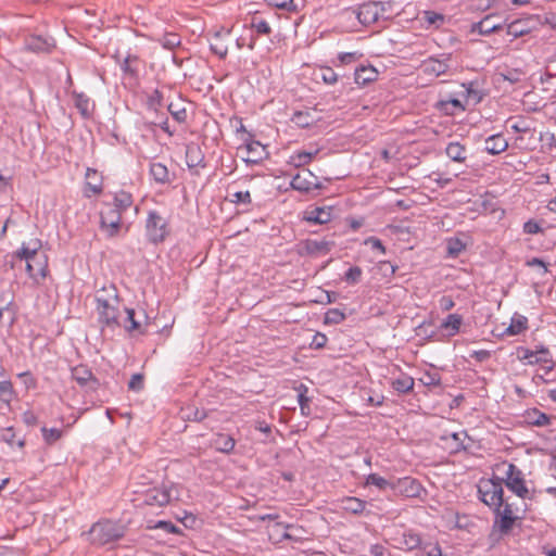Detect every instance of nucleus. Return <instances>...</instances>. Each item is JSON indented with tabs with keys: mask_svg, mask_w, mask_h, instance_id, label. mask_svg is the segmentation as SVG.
Returning a JSON list of instances; mask_svg holds the SVG:
<instances>
[{
	"mask_svg": "<svg viewBox=\"0 0 556 556\" xmlns=\"http://www.w3.org/2000/svg\"><path fill=\"white\" fill-rule=\"evenodd\" d=\"M132 493L138 495L134 501L148 506L162 507L172 501V489L166 486H152L144 489L139 486L138 483L131 482Z\"/></svg>",
	"mask_w": 556,
	"mask_h": 556,
	"instance_id": "1",
	"label": "nucleus"
},
{
	"mask_svg": "<svg viewBox=\"0 0 556 556\" xmlns=\"http://www.w3.org/2000/svg\"><path fill=\"white\" fill-rule=\"evenodd\" d=\"M112 289V299H102L97 298V311L99 314V323L103 327H108L114 329L116 327L122 326L118 320V296L116 289L111 287Z\"/></svg>",
	"mask_w": 556,
	"mask_h": 556,
	"instance_id": "2",
	"label": "nucleus"
},
{
	"mask_svg": "<svg viewBox=\"0 0 556 556\" xmlns=\"http://www.w3.org/2000/svg\"><path fill=\"white\" fill-rule=\"evenodd\" d=\"M90 535L94 544L105 545L122 539L124 536V529L116 522L104 520L91 527Z\"/></svg>",
	"mask_w": 556,
	"mask_h": 556,
	"instance_id": "3",
	"label": "nucleus"
},
{
	"mask_svg": "<svg viewBox=\"0 0 556 556\" xmlns=\"http://www.w3.org/2000/svg\"><path fill=\"white\" fill-rule=\"evenodd\" d=\"M146 235L153 244L162 243L169 235L168 222L157 211H149L146 220Z\"/></svg>",
	"mask_w": 556,
	"mask_h": 556,
	"instance_id": "4",
	"label": "nucleus"
},
{
	"mask_svg": "<svg viewBox=\"0 0 556 556\" xmlns=\"http://www.w3.org/2000/svg\"><path fill=\"white\" fill-rule=\"evenodd\" d=\"M478 493L480 495V500L492 510H498L500 507H502L504 490L502 480H498L497 477H492L491 479L483 481L479 485Z\"/></svg>",
	"mask_w": 556,
	"mask_h": 556,
	"instance_id": "5",
	"label": "nucleus"
},
{
	"mask_svg": "<svg viewBox=\"0 0 556 556\" xmlns=\"http://www.w3.org/2000/svg\"><path fill=\"white\" fill-rule=\"evenodd\" d=\"M497 479L502 480V484L504 483L518 497L522 500L531 498L523 472L515 464H507L505 477H497Z\"/></svg>",
	"mask_w": 556,
	"mask_h": 556,
	"instance_id": "6",
	"label": "nucleus"
},
{
	"mask_svg": "<svg viewBox=\"0 0 556 556\" xmlns=\"http://www.w3.org/2000/svg\"><path fill=\"white\" fill-rule=\"evenodd\" d=\"M520 359H529L530 365L540 364L546 372L551 371L555 364L552 359L551 353L547 348L540 345L536 350L532 351L526 348H519Z\"/></svg>",
	"mask_w": 556,
	"mask_h": 556,
	"instance_id": "7",
	"label": "nucleus"
},
{
	"mask_svg": "<svg viewBox=\"0 0 556 556\" xmlns=\"http://www.w3.org/2000/svg\"><path fill=\"white\" fill-rule=\"evenodd\" d=\"M41 248V241L39 239H34L29 241L27 244L22 243V247L15 251V257L18 258L20 262L25 261V269L28 276L33 279H36L35 266L31 263L33 260H36L39 250Z\"/></svg>",
	"mask_w": 556,
	"mask_h": 556,
	"instance_id": "8",
	"label": "nucleus"
},
{
	"mask_svg": "<svg viewBox=\"0 0 556 556\" xmlns=\"http://www.w3.org/2000/svg\"><path fill=\"white\" fill-rule=\"evenodd\" d=\"M122 213L117 208L109 206L100 214V226L105 231L109 238H113L117 235L122 225Z\"/></svg>",
	"mask_w": 556,
	"mask_h": 556,
	"instance_id": "9",
	"label": "nucleus"
},
{
	"mask_svg": "<svg viewBox=\"0 0 556 556\" xmlns=\"http://www.w3.org/2000/svg\"><path fill=\"white\" fill-rule=\"evenodd\" d=\"M290 186L292 189L305 193L313 189L323 188L318 178L308 169H303L301 173L293 176L290 181Z\"/></svg>",
	"mask_w": 556,
	"mask_h": 556,
	"instance_id": "10",
	"label": "nucleus"
},
{
	"mask_svg": "<svg viewBox=\"0 0 556 556\" xmlns=\"http://www.w3.org/2000/svg\"><path fill=\"white\" fill-rule=\"evenodd\" d=\"M392 490L399 492L405 497L410 498L419 497L425 491L421 483L413 477H404L397 479L394 484H392Z\"/></svg>",
	"mask_w": 556,
	"mask_h": 556,
	"instance_id": "11",
	"label": "nucleus"
},
{
	"mask_svg": "<svg viewBox=\"0 0 556 556\" xmlns=\"http://www.w3.org/2000/svg\"><path fill=\"white\" fill-rule=\"evenodd\" d=\"M72 378L80 387L94 391L100 386L99 380L93 376L91 369L87 365H77L72 368Z\"/></svg>",
	"mask_w": 556,
	"mask_h": 556,
	"instance_id": "12",
	"label": "nucleus"
},
{
	"mask_svg": "<svg viewBox=\"0 0 556 556\" xmlns=\"http://www.w3.org/2000/svg\"><path fill=\"white\" fill-rule=\"evenodd\" d=\"M186 164L193 174L198 175L200 168H204L205 157L201 147L195 142L186 146Z\"/></svg>",
	"mask_w": 556,
	"mask_h": 556,
	"instance_id": "13",
	"label": "nucleus"
},
{
	"mask_svg": "<svg viewBox=\"0 0 556 556\" xmlns=\"http://www.w3.org/2000/svg\"><path fill=\"white\" fill-rule=\"evenodd\" d=\"M378 2L368 1L361 4L355 13L358 22L364 26H369L371 24L378 23L380 20Z\"/></svg>",
	"mask_w": 556,
	"mask_h": 556,
	"instance_id": "14",
	"label": "nucleus"
},
{
	"mask_svg": "<svg viewBox=\"0 0 556 556\" xmlns=\"http://www.w3.org/2000/svg\"><path fill=\"white\" fill-rule=\"evenodd\" d=\"M230 36V29L220 28L216 30L208 39L210 50L219 59H226L228 54V46L226 40Z\"/></svg>",
	"mask_w": 556,
	"mask_h": 556,
	"instance_id": "15",
	"label": "nucleus"
},
{
	"mask_svg": "<svg viewBox=\"0 0 556 556\" xmlns=\"http://www.w3.org/2000/svg\"><path fill=\"white\" fill-rule=\"evenodd\" d=\"M74 100V105L78 110L84 119H90L96 110V103L86 93L76 90L71 92Z\"/></svg>",
	"mask_w": 556,
	"mask_h": 556,
	"instance_id": "16",
	"label": "nucleus"
},
{
	"mask_svg": "<svg viewBox=\"0 0 556 556\" xmlns=\"http://www.w3.org/2000/svg\"><path fill=\"white\" fill-rule=\"evenodd\" d=\"M247 156L243 157V161L248 164H260L263 160L267 159L268 152L266 147L263 146L260 141L249 140L245 142Z\"/></svg>",
	"mask_w": 556,
	"mask_h": 556,
	"instance_id": "17",
	"label": "nucleus"
},
{
	"mask_svg": "<svg viewBox=\"0 0 556 556\" xmlns=\"http://www.w3.org/2000/svg\"><path fill=\"white\" fill-rule=\"evenodd\" d=\"M303 219L307 223L324 225L332 219V207L330 206H314L308 207L304 212Z\"/></svg>",
	"mask_w": 556,
	"mask_h": 556,
	"instance_id": "18",
	"label": "nucleus"
},
{
	"mask_svg": "<svg viewBox=\"0 0 556 556\" xmlns=\"http://www.w3.org/2000/svg\"><path fill=\"white\" fill-rule=\"evenodd\" d=\"M102 177L93 168H87L84 193L87 198L98 195L102 192Z\"/></svg>",
	"mask_w": 556,
	"mask_h": 556,
	"instance_id": "19",
	"label": "nucleus"
},
{
	"mask_svg": "<svg viewBox=\"0 0 556 556\" xmlns=\"http://www.w3.org/2000/svg\"><path fill=\"white\" fill-rule=\"evenodd\" d=\"M379 72L372 65H361L355 68L354 81L358 86H367L378 79Z\"/></svg>",
	"mask_w": 556,
	"mask_h": 556,
	"instance_id": "20",
	"label": "nucleus"
},
{
	"mask_svg": "<svg viewBox=\"0 0 556 556\" xmlns=\"http://www.w3.org/2000/svg\"><path fill=\"white\" fill-rule=\"evenodd\" d=\"M54 45L41 36H30L25 41V50L35 53H50Z\"/></svg>",
	"mask_w": 556,
	"mask_h": 556,
	"instance_id": "21",
	"label": "nucleus"
},
{
	"mask_svg": "<svg viewBox=\"0 0 556 556\" xmlns=\"http://www.w3.org/2000/svg\"><path fill=\"white\" fill-rule=\"evenodd\" d=\"M525 421L534 427H547L552 422V416L538 408H530L523 415Z\"/></svg>",
	"mask_w": 556,
	"mask_h": 556,
	"instance_id": "22",
	"label": "nucleus"
},
{
	"mask_svg": "<svg viewBox=\"0 0 556 556\" xmlns=\"http://www.w3.org/2000/svg\"><path fill=\"white\" fill-rule=\"evenodd\" d=\"M508 148V142L502 134H495L488 137L484 141V150L492 154L497 155Z\"/></svg>",
	"mask_w": 556,
	"mask_h": 556,
	"instance_id": "23",
	"label": "nucleus"
},
{
	"mask_svg": "<svg viewBox=\"0 0 556 556\" xmlns=\"http://www.w3.org/2000/svg\"><path fill=\"white\" fill-rule=\"evenodd\" d=\"M421 539L422 536L418 532L412 529L406 530L400 540V548L407 552L416 551L421 546Z\"/></svg>",
	"mask_w": 556,
	"mask_h": 556,
	"instance_id": "24",
	"label": "nucleus"
},
{
	"mask_svg": "<svg viewBox=\"0 0 556 556\" xmlns=\"http://www.w3.org/2000/svg\"><path fill=\"white\" fill-rule=\"evenodd\" d=\"M367 503L358 497L346 496L339 502V507L345 513L361 515L364 513Z\"/></svg>",
	"mask_w": 556,
	"mask_h": 556,
	"instance_id": "25",
	"label": "nucleus"
},
{
	"mask_svg": "<svg viewBox=\"0 0 556 556\" xmlns=\"http://www.w3.org/2000/svg\"><path fill=\"white\" fill-rule=\"evenodd\" d=\"M522 517H509L508 515L495 516L493 530L497 531L501 535H508L513 530L517 520Z\"/></svg>",
	"mask_w": 556,
	"mask_h": 556,
	"instance_id": "26",
	"label": "nucleus"
},
{
	"mask_svg": "<svg viewBox=\"0 0 556 556\" xmlns=\"http://www.w3.org/2000/svg\"><path fill=\"white\" fill-rule=\"evenodd\" d=\"M152 179L160 185H166L172 182V178L167 167L160 162H152L149 169Z\"/></svg>",
	"mask_w": 556,
	"mask_h": 556,
	"instance_id": "27",
	"label": "nucleus"
},
{
	"mask_svg": "<svg viewBox=\"0 0 556 556\" xmlns=\"http://www.w3.org/2000/svg\"><path fill=\"white\" fill-rule=\"evenodd\" d=\"M415 384V380L413 377L405 372H401L397 378H391L390 386L397 393H408L413 391Z\"/></svg>",
	"mask_w": 556,
	"mask_h": 556,
	"instance_id": "28",
	"label": "nucleus"
},
{
	"mask_svg": "<svg viewBox=\"0 0 556 556\" xmlns=\"http://www.w3.org/2000/svg\"><path fill=\"white\" fill-rule=\"evenodd\" d=\"M125 312H126L127 316H126L124 323L122 324V326L125 328V330L129 333L137 331L140 334H146L148 332L147 327H148L149 323H147L146 325H142L140 321L136 320L135 319V309H132V308H125Z\"/></svg>",
	"mask_w": 556,
	"mask_h": 556,
	"instance_id": "29",
	"label": "nucleus"
},
{
	"mask_svg": "<svg viewBox=\"0 0 556 556\" xmlns=\"http://www.w3.org/2000/svg\"><path fill=\"white\" fill-rule=\"evenodd\" d=\"M422 71L426 74L440 76L445 74L448 71V64L445 61L437 60L433 58H429L428 60L422 62Z\"/></svg>",
	"mask_w": 556,
	"mask_h": 556,
	"instance_id": "30",
	"label": "nucleus"
},
{
	"mask_svg": "<svg viewBox=\"0 0 556 556\" xmlns=\"http://www.w3.org/2000/svg\"><path fill=\"white\" fill-rule=\"evenodd\" d=\"M445 153L453 162L464 163L467 159V149L458 141L450 142L445 148Z\"/></svg>",
	"mask_w": 556,
	"mask_h": 556,
	"instance_id": "31",
	"label": "nucleus"
},
{
	"mask_svg": "<svg viewBox=\"0 0 556 556\" xmlns=\"http://www.w3.org/2000/svg\"><path fill=\"white\" fill-rule=\"evenodd\" d=\"M494 15H486L480 22L475 24L472 30L478 31L481 35H490L502 29V25L498 23H494Z\"/></svg>",
	"mask_w": 556,
	"mask_h": 556,
	"instance_id": "32",
	"label": "nucleus"
},
{
	"mask_svg": "<svg viewBox=\"0 0 556 556\" xmlns=\"http://www.w3.org/2000/svg\"><path fill=\"white\" fill-rule=\"evenodd\" d=\"M510 129L519 134H529L533 130L532 123L525 116H511L507 119Z\"/></svg>",
	"mask_w": 556,
	"mask_h": 556,
	"instance_id": "33",
	"label": "nucleus"
},
{
	"mask_svg": "<svg viewBox=\"0 0 556 556\" xmlns=\"http://www.w3.org/2000/svg\"><path fill=\"white\" fill-rule=\"evenodd\" d=\"M334 242L327 240H308L306 243V249L311 254L326 255L328 254Z\"/></svg>",
	"mask_w": 556,
	"mask_h": 556,
	"instance_id": "34",
	"label": "nucleus"
},
{
	"mask_svg": "<svg viewBox=\"0 0 556 556\" xmlns=\"http://www.w3.org/2000/svg\"><path fill=\"white\" fill-rule=\"evenodd\" d=\"M528 329V318L523 315L515 314L510 325L506 328L505 333L508 336H517Z\"/></svg>",
	"mask_w": 556,
	"mask_h": 556,
	"instance_id": "35",
	"label": "nucleus"
},
{
	"mask_svg": "<svg viewBox=\"0 0 556 556\" xmlns=\"http://www.w3.org/2000/svg\"><path fill=\"white\" fill-rule=\"evenodd\" d=\"M437 109L448 116L454 115L456 111H465V106L458 99L440 100Z\"/></svg>",
	"mask_w": 556,
	"mask_h": 556,
	"instance_id": "36",
	"label": "nucleus"
},
{
	"mask_svg": "<svg viewBox=\"0 0 556 556\" xmlns=\"http://www.w3.org/2000/svg\"><path fill=\"white\" fill-rule=\"evenodd\" d=\"M181 416L185 420L200 422L207 417V412L204 408L187 406L181 409Z\"/></svg>",
	"mask_w": 556,
	"mask_h": 556,
	"instance_id": "37",
	"label": "nucleus"
},
{
	"mask_svg": "<svg viewBox=\"0 0 556 556\" xmlns=\"http://www.w3.org/2000/svg\"><path fill=\"white\" fill-rule=\"evenodd\" d=\"M291 121L300 128H307L316 122V118L309 111H296Z\"/></svg>",
	"mask_w": 556,
	"mask_h": 556,
	"instance_id": "38",
	"label": "nucleus"
},
{
	"mask_svg": "<svg viewBox=\"0 0 556 556\" xmlns=\"http://www.w3.org/2000/svg\"><path fill=\"white\" fill-rule=\"evenodd\" d=\"M462 323H463V318L460 315L450 314L442 321L441 328L447 330L450 336H454L459 331Z\"/></svg>",
	"mask_w": 556,
	"mask_h": 556,
	"instance_id": "39",
	"label": "nucleus"
},
{
	"mask_svg": "<svg viewBox=\"0 0 556 556\" xmlns=\"http://www.w3.org/2000/svg\"><path fill=\"white\" fill-rule=\"evenodd\" d=\"M132 205V197L130 193L121 191L115 194L113 201V208H117L119 213H124Z\"/></svg>",
	"mask_w": 556,
	"mask_h": 556,
	"instance_id": "40",
	"label": "nucleus"
},
{
	"mask_svg": "<svg viewBox=\"0 0 556 556\" xmlns=\"http://www.w3.org/2000/svg\"><path fill=\"white\" fill-rule=\"evenodd\" d=\"M154 40L167 50H174L181 43L180 37L176 33H165Z\"/></svg>",
	"mask_w": 556,
	"mask_h": 556,
	"instance_id": "41",
	"label": "nucleus"
},
{
	"mask_svg": "<svg viewBox=\"0 0 556 556\" xmlns=\"http://www.w3.org/2000/svg\"><path fill=\"white\" fill-rule=\"evenodd\" d=\"M298 390V403L300 405L301 414L308 416L311 414L309 403L311 399L307 396L308 388L301 383Z\"/></svg>",
	"mask_w": 556,
	"mask_h": 556,
	"instance_id": "42",
	"label": "nucleus"
},
{
	"mask_svg": "<svg viewBox=\"0 0 556 556\" xmlns=\"http://www.w3.org/2000/svg\"><path fill=\"white\" fill-rule=\"evenodd\" d=\"M1 440L11 447L16 445L17 447L23 448L25 446V439H16V433L13 427H8L2 430Z\"/></svg>",
	"mask_w": 556,
	"mask_h": 556,
	"instance_id": "43",
	"label": "nucleus"
},
{
	"mask_svg": "<svg viewBox=\"0 0 556 556\" xmlns=\"http://www.w3.org/2000/svg\"><path fill=\"white\" fill-rule=\"evenodd\" d=\"M146 105L148 110L159 112L163 106V93L159 89L152 90L147 94Z\"/></svg>",
	"mask_w": 556,
	"mask_h": 556,
	"instance_id": "44",
	"label": "nucleus"
},
{
	"mask_svg": "<svg viewBox=\"0 0 556 556\" xmlns=\"http://www.w3.org/2000/svg\"><path fill=\"white\" fill-rule=\"evenodd\" d=\"M317 79H320L326 85H334L338 81V74L329 66H321L315 73Z\"/></svg>",
	"mask_w": 556,
	"mask_h": 556,
	"instance_id": "45",
	"label": "nucleus"
},
{
	"mask_svg": "<svg viewBox=\"0 0 556 556\" xmlns=\"http://www.w3.org/2000/svg\"><path fill=\"white\" fill-rule=\"evenodd\" d=\"M426 556H443L438 541H427L421 539V546L418 548Z\"/></svg>",
	"mask_w": 556,
	"mask_h": 556,
	"instance_id": "46",
	"label": "nucleus"
},
{
	"mask_svg": "<svg viewBox=\"0 0 556 556\" xmlns=\"http://www.w3.org/2000/svg\"><path fill=\"white\" fill-rule=\"evenodd\" d=\"M318 153V150H315L314 152H306V151H298L294 152L291 155V164H293L295 167L304 166L313 160V157Z\"/></svg>",
	"mask_w": 556,
	"mask_h": 556,
	"instance_id": "47",
	"label": "nucleus"
},
{
	"mask_svg": "<svg viewBox=\"0 0 556 556\" xmlns=\"http://www.w3.org/2000/svg\"><path fill=\"white\" fill-rule=\"evenodd\" d=\"M31 263L35 266L36 278L39 276L40 278H46L48 275V257L43 253H38L36 260H33Z\"/></svg>",
	"mask_w": 556,
	"mask_h": 556,
	"instance_id": "48",
	"label": "nucleus"
},
{
	"mask_svg": "<svg viewBox=\"0 0 556 556\" xmlns=\"http://www.w3.org/2000/svg\"><path fill=\"white\" fill-rule=\"evenodd\" d=\"M465 248V243L458 238L453 237L446 240V253L450 257H457Z\"/></svg>",
	"mask_w": 556,
	"mask_h": 556,
	"instance_id": "49",
	"label": "nucleus"
},
{
	"mask_svg": "<svg viewBox=\"0 0 556 556\" xmlns=\"http://www.w3.org/2000/svg\"><path fill=\"white\" fill-rule=\"evenodd\" d=\"M41 433H42L43 441L46 442L47 445H53L63 435V431L58 428L42 427Z\"/></svg>",
	"mask_w": 556,
	"mask_h": 556,
	"instance_id": "50",
	"label": "nucleus"
},
{
	"mask_svg": "<svg viewBox=\"0 0 556 556\" xmlns=\"http://www.w3.org/2000/svg\"><path fill=\"white\" fill-rule=\"evenodd\" d=\"M14 399V389L10 380L0 381V401L10 404Z\"/></svg>",
	"mask_w": 556,
	"mask_h": 556,
	"instance_id": "51",
	"label": "nucleus"
},
{
	"mask_svg": "<svg viewBox=\"0 0 556 556\" xmlns=\"http://www.w3.org/2000/svg\"><path fill=\"white\" fill-rule=\"evenodd\" d=\"M365 484L375 485L379 490H386L389 486L392 489V484H394V482H390L389 480L384 479L383 477L377 473H370L367 476Z\"/></svg>",
	"mask_w": 556,
	"mask_h": 556,
	"instance_id": "52",
	"label": "nucleus"
},
{
	"mask_svg": "<svg viewBox=\"0 0 556 556\" xmlns=\"http://www.w3.org/2000/svg\"><path fill=\"white\" fill-rule=\"evenodd\" d=\"M269 5L275 7L279 10H283L290 13H296L299 11L298 4L294 0H265Z\"/></svg>",
	"mask_w": 556,
	"mask_h": 556,
	"instance_id": "53",
	"label": "nucleus"
},
{
	"mask_svg": "<svg viewBox=\"0 0 556 556\" xmlns=\"http://www.w3.org/2000/svg\"><path fill=\"white\" fill-rule=\"evenodd\" d=\"M346 315L339 308H329L325 314V324L338 325L344 321Z\"/></svg>",
	"mask_w": 556,
	"mask_h": 556,
	"instance_id": "54",
	"label": "nucleus"
},
{
	"mask_svg": "<svg viewBox=\"0 0 556 556\" xmlns=\"http://www.w3.org/2000/svg\"><path fill=\"white\" fill-rule=\"evenodd\" d=\"M167 110L176 122L181 124L187 121L188 114L185 106L175 103H169L167 105Z\"/></svg>",
	"mask_w": 556,
	"mask_h": 556,
	"instance_id": "55",
	"label": "nucleus"
},
{
	"mask_svg": "<svg viewBox=\"0 0 556 556\" xmlns=\"http://www.w3.org/2000/svg\"><path fill=\"white\" fill-rule=\"evenodd\" d=\"M378 2V9H381L379 10V16H380V20L381 21H388V20H391L395 12H394V2L393 1H377Z\"/></svg>",
	"mask_w": 556,
	"mask_h": 556,
	"instance_id": "56",
	"label": "nucleus"
},
{
	"mask_svg": "<svg viewBox=\"0 0 556 556\" xmlns=\"http://www.w3.org/2000/svg\"><path fill=\"white\" fill-rule=\"evenodd\" d=\"M363 275V270L359 266L350 267L344 274V281L349 285H356L361 281Z\"/></svg>",
	"mask_w": 556,
	"mask_h": 556,
	"instance_id": "57",
	"label": "nucleus"
},
{
	"mask_svg": "<svg viewBox=\"0 0 556 556\" xmlns=\"http://www.w3.org/2000/svg\"><path fill=\"white\" fill-rule=\"evenodd\" d=\"M137 61H138V56L137 55L128 54L124 59L123 63L121 64L122 71L125 74L130 75L132 77L137 76L138 75V68L132 66V63L137 62Z\"/></svg>",
	"mask_w": 556,
	"mask_h": 556,
	"instance_id": "58",
	"label": "nucleus"
},
{
	"mask_svg": "<svg viewBox=\"0 0 556 556\" xmlns=\"http://www.w3.org/2000/svg\"><path fill=\"white\" fill-rule=\"evenodd\" d=\"M229 201L235 204H250L251 193L249 191H236L228 193Z\"/></svg>",
	"mask_w": 556,
	"mask_h": 556,
	"instance_id": "59",
	"label": "nucleus"
},
{
	"mask_svg": "<svg viewBox=\"0 0 556 556\" xmlns=\"http://www.w3.org/2000/svg\"><path fill=\"white\" fill-rule=\"evenodd\" d=\"M420 381L426 387H440L441 376L438 372L426 371L420 378Z\"/></svg>",
	"mask_w": 556,
	"mask_h": 556,
	"instance_id": "60",
	"label": "nucleus"
},
{
	"mask_svg": "<svg viewBox=\"0 0 556 556\" xmlns=\"http://www.w3.org/2000/svg\"><path fill=\"white\" fill-rule=\"evenodd\" d=\"M251 27L255 29L258 35L268 36L271 33V27L265 20L252 18Z\"/></svg>",
	"mask_w": 556,
	"mask_h": 556,
	"instance_id": "61",
	"label": "nucleus"
},
{
	"mask_svg": "<svg viewBox=\"0 0 556 556\" xmlns=\"http://www.w3.org/2000/svg\"><path fill=\"white\" fill-rule=\"evenodd\" d=\"M518 510L519 509L517 507H515L513 503L503 501L502 507H500L498 510H493V513L495 516L508 515L509 517H519L517 515Z\"/></svg>",
	"mask_w": 556,
	"mask_h": 556,
	"instance_id": "62",
	"label": "nucleus"
},
{
	"mask_svg": "<svg viewBox=\"0 0 556 556\" xmlns=\"http://www.w3.org/2000/svg\"><path fill=\"white\" fill-rule=\"evenodd\" d=\"M507 34L511 35L514 38H517L528 34V29L522 27L521 22L516 21L507 25Z\"/></svg>",
	"mask_w": 556,
	"mask_h": 556,
	"instance_id": "63",
	"label": "nucleus"
},
{
	"mask_svg": "<svg viewBox=\"0 0 556 556\" xmlns=\"http://www.w3.org/2000/svg\"><path fill=\"white\" fill-rule=\"evenodd\" d=\"M218 441H222V445L219 446V451L224 453H230L236 445L235 440L226 434H220Z\"/></svg>",
	"mask_w": 556,
	"mask_h": 556,
	"instance_id": "64",
	"label": "nucleus"
}]
</instances>
